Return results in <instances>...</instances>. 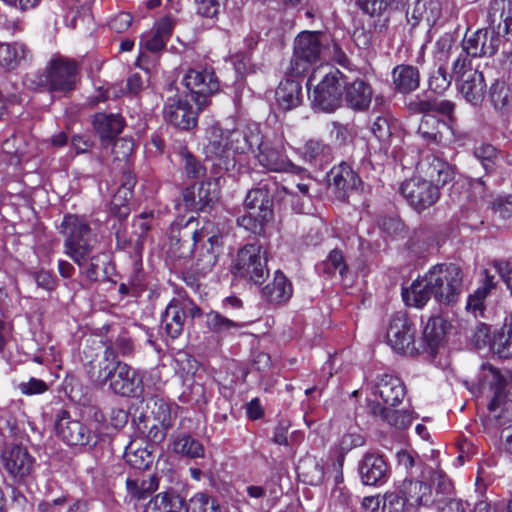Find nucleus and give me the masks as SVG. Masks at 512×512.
<instances>
[{
	"instance_id": "7ed1b4c3",
	"label": "nucleus",
	"mask_w": 512,
	"mask_h": 512,
	"mask_svg": "<svg viewBox=\"0 0 512 512\" xmlns=\"http://www.w3.org/2000/svg\"><path fill=\"white\" fill-rule=\"evenodd\" d=\"M60 232L65 237V254L80 267L86 264L97 243V238L86 220L76 215H66L61 223Z\"/></svg>"
},
{
	"instance_id": "4c0bfd02",
	"label": "nucleus",
	"mask_w": 512,
	"mask_h": 512,
	"mask_svg": "<svg viewBox=\"0 0 512 512\" xmlns=\"http://www.w3.org/2000/svg\"><path fill=\"white\" fill-rule=\"evenodd\" d=\"M159 486V480L156 475H151L148 478L126 480L127 494L131 500H144L154 493Z\"/></svg>"
},
{
	"instance_id": "de8ad7c7",
	"label": "nucleus",
	"mask_w": 512,
	"mask_h": 512,
	"mask_svg": "<svg viewBox=\"0 0 512 512\" xmlns=\"http://www.w3.org/2000/svg\"><path fill=\"white\" fill-rule=\"evenodd\" d=\"M303 156L310 162H327L331 158V148L318 140H309L303 147Z\"/></svg>"
},
{
	"instance_id": "4468645a",
	"label": "nucleus",
	"mask_w": 512,
	"mask_h": 512,
	"mask_svg": "<svg viewBox=\"0 0 512 512\" xmlns=\"http://www.w3.org/2000/svg\"><path fill=\"white\" fill-rule=\"evenodd\" d=\"M77 64L64 57H54L48 66L47 83L53 92L66 93L75 88Z\"/></svg>"
},
{
	"instance_id": "a878e982",
	"label": "nucleus",
	"mask_w": 512,
	"mask_h": 512,
	"mask_svg": "<svg viewBox=\"0 0 512 512\" xmlns=\"http://www.w3.org/2000/svg\"><path fill=\"white\" fill-rule=\"evenodd\" d=\"M329 184L334 186L344 196L347 192L356 189L360 183L359 177L346 163H341L331 169L328 174Z\"/></svg>"
},
{
	"instance_id": "8fccbe9b",
	"label": "nucleus",
	"mask_w": 512,
	"mask_h": 512,
	"mask_svg": "<svg viewBox=\"0 0 512 512\" xmlns=\"http://www.w3.org/2000/svg\"><path fill=\"white\" fill-rule=\"evenodd\" d=\"M132 195V191L127 188L119 187L111 200L112 213L116 214L121 219L126 218L130 212L128 202L131 200Z\"/></svg>"
},
{
	"instance_id": "473e14b6",
	"label": "nucleus",
	"mask_w": 512,
	"mask_h": 512,
	"mask_svg": "<svg viewBox=\"0 0 512 512\" xmlns=\"http://www.w3.org/2000/svg\"><path fill=\"white\" fill-rule=\"evenodd\" d=\"M124 459L131 467L143 470L152 465L154 455L143 443L132 441L125 449Z\"/></svg>"
},
{
	"instance_id": "f257e3e1",
	"label": "nucleus",
	"mask_w": 512,
	"mask_h": 512,
	"mask_svg": "<svg viewBox=\"0 0 512 512\" xmlns=\"http://www.w3.org/2000/svg\"><path fill=\"white\" fill-rule=\"evenodd\" d=\"M419 466V475L416 478L404 479L399 486L402 502L396 495L389 496V503L400 511L416 512L419 507L433 505L437 495H447L453 491L451 479L439 465L432 467L421 462Z\"/></svg>"
},
{
	"instance_id": "864d4df0",
	"label": "nucleus",
	"mask_w": 512,
	"mask_h": 512,
	"mask_svg": "<svg viewBox=\"0 0 512 512\" xmlns=\"http://www.w3.org/2000/svg\"><path fill=\"white\" fill-rule=\"evenodd\" d=\"M92 124L94 128H123L124 119L120 114L97 113L94 115Z\"/></svg>"
},
{
	"instance_id": "39448f33",
	"label": "nucleus",
	"mask_w": 512,
	"mask_h": 512,
	"mask_svg": "<svg viewBox=\"0 0 512 512\" xmlns=\"http://www.w3.org/2000/svg\"><path fill=\"white\" fill-rule=\"evenodd\" d=\"M208 235V228L198 229V222L194 217L185 220H175L167 234V253L174 258H188L192 255L196 243Z\"/></svg>"
},
{
	"instance_id": "49530a36",
	"label": "nucleus",
	"mask_w": 512,
	"mask_h": 512,
	"mask_svg": "<svg viewBox=\"0 0 512 512\" xmlns=\"http://www.w3.org/2000/svg\"><path fill=\"white\" fill-rule=\"evenodd\" d=\"M221 507L217 500L204 494L197 493L187 504H185V512H220Z\"/></svg>"
},
{
	"instance_id": "a19ab883",
	"label": "nucleus",
	"mask_w": 512,
	"mask_h": 512,
	"mask_svg": "<svg viewBox=\"0 0 512 512\" xmlns=\"http://www.w3.org/2000/svg\"><path fill=\"white\" fill-rule=\"evenodd\" d=\"M28 51L21 43H0V66L8 70L15 69L25 60Z\"/></svg>"
},
{
	"instance_id": "cd10ccee",
	"label": "nucleus",
	"mask_w": 512,
	"mask_h": 512,
	"mask_svg": "<svg viewBox=\"0 0 512 512\" xmlns=\"http://www.w3.org/2000/svg\"><path fill=\"white\" fill-rule=\"evenodd\" d=\"M403 300L408 306L422 308L433 296L430 289L428 274L421 279H416L412 282L409 288L402 291Z\"/></svg>"
},
{
	"instance_id": "c03bdc74",
	"label": "nucleus",
	"mask_w": 512,
	"mask_h": 512,
	"mask_svg": "<svg viewBox=\"0 0 512 512\" xmlns=\"http://www.w3.org/2000/svg\"><path fill=\"white\" fill-rule=\"evenodd\" d=\"M173 450L189 458H199L204 456L202 444L190 435H182L173 442Z\"/></svg>"
},
{
	"instance_id": "680f3d73",
	"label": "nucleus",
	"mask_w": 512,
	"mask_h": 512,
	"mask_svg": "<svg viewBox=\"0 0 512 512\" xmlns=\"http://www.w3.org/2000/svg\"><path fill=\"white\" fill-rule=\"evenodd\" d=\"M491 208L502 219L512 218V196L497 197L492 201Z\"/></svg>"
},
{
	"instance_id": "f8f14e48",
	"label": "nucleus",
	"mask_w": 512,
	"mask_h": 512,
	"mask_svg": "<svg viewBox=\"0 0 512 512\" xmlns=\"http://www.w3.org/2000/svg\"><path fill=\"white\" fill-rule=\"evenodd\" d=\"M0 463L14 482L22 484L32 475L35 458L26 447L7 444L0 453Z\"/></svg>"
},
{
	"instance_id": "a211bd4d",
	"label": "nucleus",
	"mask_w": 512,
	"mask_h": 512,
	"mask_svg": "<svg viewBox=\"0 0 512 512\" xmlns=\"http://www.w3.org/2000/svg\"><path fill=\"white\" fill-rule=\"evenodd\" d=\"M500 44L499 35L485 29H479L463 42V52L471 57L492 56Z\"/></svg>"
},
{
	"instance_id": "09e8293b",
	"label": "nucleus",
	"mask_w": 512,
	"mask_h": 512,
	"mask_svg": "<svg viewBox=\"0 0 512 512\" xmlns=\"http://www.w3.org/2000/svg\"><path fill=\"white\" fill-rule=\"evenodd\" d=\"M151 414L154 420L164 429H170L173 426L175 415L172 414L171 406L162 399H155L151 408Z\"/></svg>"
},
{
	"instance_id": "bf43d9fd",
	"label": "nucleus",
	"mask_w": 512,
	"mask_h": 512,
	"mask_svg": "<svg viewBox=\"0 0 512 512\" xmlns=\"http://www.w3.org/2000/svg\"><path fill=\"white\" fill-rule=\"evenodd\" d=\"M18 388L22 394L32 396L47 392L49 385L41 379L32 377L27 382H21Z\"/></svg>"
},
{
	"instance_id": "5fc2aeb1",
	"label": "nucleus",
	"mask_w": 512,
	"mask_h": 512,
	"mask_svg": "<svg viewBox=\"0 0 512 512\" xmlns=\"http://www.w3.org/2000/svg\"><path fill=\"white\" fill-rule=\"evenodd\" d=\"M454 494L453 490L451 494L436 496L434 504L437 505L439 512H464L462 501L455 498Z\"/></svg>"
},
{
	"instance_id": "9d476101",
	"label": "nucleus",
	"mask_w": 512,
	"mask_h": 512,
	"mask_svg": "<svg viewBox=\"0 0 512 512\" xmlns=\"http://www.w3.org/2000/svg\"><path fill=\"white\" fill-rule=\"evenodd\" d=\"M415 337L416 327L408 314L404 311L394 313L386 331V340L392 349L406 356L419 354L420 349L416 347Z\"/></svg>"
},
{
	"instance_id": "052dcab7",
	"label": "nucleus",
	"mask_w": 512,
	"mask_h": 512,
	"mask_svg": "<svg viewBox=\"0 0 512 512\" xmlns=\"http://www.w3.org/2000/svg\"><path fill=\"white\" fill-rule=\"evenodd\" d=\"M392 0H357L359 7L371 16L383 14Z\"/></svg>"
},
{
	"instance_id": "f03ea898",
	"label": "nucleus",
	"mask_w": 512,
	"mask_h": 512,
	"mask_svg": "<svg viewBox=\"0 0 512 512\" xmlns=\"http://www.w3.org/2000/svg\"><path fill=\"white\" fill-rule=\"evenodd\" d=\"M91 378L100 385L109 382L110 389L120 396H136L141 389V378L137 371L117 359L110 343L103 357L91 366Z\"/></svg>"
},
{
	"instance_id": "393cba45",
	"label": "nucleus",
	"mask_w": 512,
	"mask_h": 512,
	"mask_svg": "<svg viewBox=\"0 0 512 512\" xmlns=\"http://www.w3.org/2000/svg\"><path fill=\"white\" fill-rule=\"evenodd\" d=\"M144 512H185V501L174 491L161 492L149 500Z\"/></svg>"
},
{
	"instance_id": "79ce46f5",
	"label": "nucleus",
	"mask_w": 512,
	"mask_h": 512,
	"mask_svg": "<svg viewBox=\"0 0 512 512\" xmlns=\"http://www.w3.org/2000/svg\"><path fill=\"white\" fill-rule=\"evenodd\" d=\"M206 325L211 332L220 335H227L232 330L244 327L243 322L229 319L217 311L206 314Z\"/></svg>"
},
{
	"instance_id": "2eb2a0df",
	"label": "nucleus",
	"mask_w": 512,
	"mask_h": 512,
	"mask_svg": "<svg viewBox=\"0 0 512 512\" xmlns=\"http://www.w3.org/2000/svg\"><path fill=\"white\" fill-rule=\"evenodd\" d=\"M401 194L409 204L418 212L433 206L440 197L437 186L424 179H411L402 183Z\"/></svg>"
},
{
	"instance_id": "c756f323",
	"label": "nucleus",
	"mask_w": 512,
	"mask_h": 512,
	"mask_svg": "<svg viewBox=\"0 0 512 512\" xmlns=\"http://www.w3.org/2000/svg\"><path fill=\"white\" fill-rule=\"evenodd\" d=\"M292 292L291 283L280 271L275 273L273 281L262 290L263 297L266 300L277 304L288 301L292 296Z\"/></svg>"
},
{
	"instance_id": "c9c22d12",
	"label": "nucleus",
	"mask_w": 512,
	"mask_h": 512,
	"mask_svg": "<svg viewBox=\"0 0 512 512\" xmlns=\"http://www.w3.org/2000/svg\"><path fill=\"white\" fill-rule=\"evenodd\" d=\"M276 99L283 109L297 107L301 101V85L293 79L280 82L276 90Z\"/></svg>"
},
{
	"instance_id": "603ef678",
	"label": "nucleus",
	"mask_w": 512,
	"mask_h": 512,
	"mask_svg": "<svg viewBox=\"0 0 512 512\" xmlns=\"http://www.w3.org/2000/svg\"><path fill=\"white\" fill-rule=\"evenodd\" d=\"M273 217H266L262 219L261 213H255L253 211H247L246 214L242 215L237 219L239 226L252 231L253 233L260 232L263 226L268 223Z\"/></svg>"
},
{
	"instance_id": "ea45409f",
	"label": "nucleus",
	"mask_w": 512,
	"mask_h": 512,
	"mask_svg": "<svg viewBox=\"0 0 512 512\" xmlns=\"http://www.w3.org/2000/svg\"><path fill=\"white\" fill-rule=\"evenodd\" d=\"M207 243L201 248L197 258V265L202 271H209L217 263L222 246L221 238L218 235H210L208 231Z\"/></svg>"
},
{
	"instance_id": "72a5a7b5",
	"label": "nucleus",
	"mask_w": 512,
	"mask_h": 512,
	"mask_svg": "<svg viewBox=\"0 0 512 512\" xmlns=\"http://www.w3.org/2000/svg\"><path fill=\"white\" fill-rule=\"evenodd\" d=\"M415 23L425 21L427 25H434L441 16V3L439 0H417L410 12Z\"/></svg>"
},
{
	"instance_id": "ddd939ff",
	"label": "nucleus",
	"mask_w": 512,
	"mask_h": 512,
	"mask_svg": "<svg viewBox=\"0 0 512 512\" xmlns=\"http://www.w3.org/2000/svg\"><path fill=\"white\" fill-rule=\"evenodd\" d=\"M55 432L68 445H86L93 437L92 431L66 409L55 414Z\"/></svg>"
},
{
	"instance_id": "58836bf2",
	"label": "nucleus",
	"mask_w": 512,
	"mask_h": 512,
	"mask_svg": "<svg viewBox=\"0 0 512 512\" xmlns=\"http://www.w3.org/2000/svg\"><path fill=\"white\" fill-rule=\"evenodd\" d=\"M371 411L374 416H379L397 429H406L413 421V416L408 410H392L380 404H373Z\"/></svg>"
},
{
	"instance_id": "e2e57ef3",
	"label": "nucleus",
	"mask_w": 512,
	"mask_h": 512,
	"mask_svg": "<svg viewBox=\"0 0 512 512\" xmlns=\"http://www.w3.org/2000/svg\"><path fill=\"white\" fill-rule=\"evenodd\" d=\"M226 0H196L198 13L204 17L213 18Z\"/></svg>"
},
{
	"instance_id": "5701e85b",
	"label": "nucleus",
	"mask_w": 512,
	"mask_h": 512,
	"mask_svg": "<svg viewBox=\"0 0 512 512\" xmlns=\"http://www.w3.org/2000/svg\"><path fill=\"white\" fill-rule=\"evenodd\" d=\"M459 91L471 104H479L483 100L485 91L482 73L476 70H470L468 73H464L459 84Z\"/></svg>"
},
{
	"instance_id": "2f4dec72",
	"label": "nucleus",
	"mask_w": 512,
	"mask_h": 512,
	"mask_svg": "<svg viewBox=\"0 0 512 512\" xmlns=\"http://www.w3.org/2000/svg\"><path fill=\"white\" fill-rule=\"evenodd\" d=\"M490 348L499 358H512V312L503 327L493 336Z\"/></svg>"
},
{
	"instance_id": "dca6fc26",
	"label": "nucleus",
	"mask_w": 512,
	"mask_h": 512,
	"mask_svg": "<svg viewBox=\"0 0 512 512\" xmlns=\"http://www.w3.org/2000/svg\"><path fill=\"white\" fill-rule=\"evenodd\" d=\"M493 379L495 391L488 409L494 414L496 426L502 429L509 424V418H512V411L507 407L508 402L512 405V383L507 384L498 372L493 373Z\"/></svg>"
},
{
	"instance_id": "f3484780",
	"label": "nucleus",
	"mask_w": 512,
	"mask_h": 512,
	"mask_svg": "<svg viewBox=\"0 0 512 512\" xmlns=\"http://www.w3.org/2000/svg\"><path fill=\"white\" fill-rule=\"evenodd\" d=\"M418 171L425 181H429L440 190L441 187L453 180V167L435 155H427L418 163Z\"/></svg>"
},
{
	"instance_id": "9b49d317",
	"label": "nucleus",
	"mask_w": 512,
	"mask_h": 512,
	"mask_svg": "<svg viewBox=\"0 0 512 512\" xmlns=\"http://www.w3.org/2000/svg\"><path fill=\"white\" fill-rule=\"evenodd\" d=\"M182 83L191 92L198 110H202L209 104V96L216 93L220 87L213 69L208 67L187 70Z\"/></svg>"
},
{
	"instance_id": "4d7b16f0",
	"label": "nucleus",
	"mask_w": 512,
	"mask_h": 512,
	"mask_svg": "<svg viewBox=\"0 0 512 512\" xmlns=\"http://www.w3.org/2000/svg\"><path fill=\"white\" fill-rule=\"evenodd\" d=\"M112 344L113 352L117 356V354L127 357L133 354L134 345L132 340L125 334H120L115 340H107L105 342V348L107 345Z\"/></svg>"
},
{
	"instance_id": "13d9d810",
	"label": "nucleus",
	"mask_w": 512,
	"mask_h": 512,
	"mask_svg": "<svg viewBox=\"0 0 512 512\" xmlns=\"http://www.w3.org/2000/svg\"><path fill=\"white\" fill-rule=\"evenodd\" d=\"M474 155L482 162V165L486 170H490L492 169L494 159L497 156V150L490 144H482L474 149Z\"/></svg>"
},
{
	"instance_id": "423d86ee",
	"label": "nucleus",
	"mask_w": 512,
	"mask_h": 512,
	"mask_svg": "<svg viewBox=\"0 0 512 512\" xmlns=\"http://www.w3.org/2000/svg\"><path fill=\"white\" fill-rule=\"evenodd\" d=\"M427 274L430 289L436 301L446 305L457 301L463 288V272L458 265L437 264Z\"/></svg>"
},
{
	"instance_id": "f704fd0d",
	"label": "nucleus",
	"mask_w": 512,
	"mask_h": 512,
	"mask_svg": "<svg viewBox=\"0 0 512 512\" xmlns=\"http://www.w3.org/2000/svg\"><path fill=\"white\" fill-rule=\"evenodd\" d=\"M244 205L247 211L261 213L262 219L273 217L272 200L265 189H251L246 195Z\"/></svg>"
},
{
	"instance_id": "6ab92c4d",
	"label": "nucleus",
	"mask_w": 512,
	"mask_h": 512,
	"mask_svg": "<svg viewBox=\"0 0 512 512\" xmlns=\"http://www.w3.org/2000/svg\"><path fill=\"white\" fill-rule=\"evenodd\" d=\"M359 473L363 484L381 485L387 481L388 465L382 455L366 453L359 462Z\"/></svg>"
},
{
	"instance_id": "774afa93",
	"label": "nucleus",
	"mask_w": 512,
	"mask_h": 512,
	"mask_svg": "<svg viewBox=\"0 0 512 512\" xmlns=\"http://www.w3.org/2000/svg\"><path fill=\"white\" fill-rule=\"evenodd\" d=\"M494 267L512 293V264L510 262L497 261L494 263Z\"/></svg>"
},
{
	"instance_id": "7c9ffc66",
	"label": "nucleus",
	"mask_w": 512,
	"mask_h": 512,
	"mask_svg": "<svg viewBox=\"0 0 512 512\" xmlns=\"http://www.w3.org/2000/svg\"><path fill=\"white\" fill-rule=\"evenodd\" d=\"M442 125L448 128L457 124L454 114V104L448 100H442L432 105L430 113L424 116L425 125Z\"/></svg>"
},
{
	"instance_id": "69168bd1",
	"label": "nucleus",
	"mask_w": 512,
	"mask_h": 512,
	"mask_svg": "<svg viewBox=\"0 0 512 512\" xmlns=\"http://www.w3.org/2000/svg\"><path fill=\"white\" fill-rule=\"evenodd\" d=\"M185 171L192 178H199L205 173L204 167L190 153L185 154Z\"/></svg>"
},
{
	"instance_id": "20e7f679",
	"label": "nucleus",
	"mask_w": 512,
	"mask_h": 512,
	"mask_svg": "<svg viewBox=\"0 0 512 512\" xmlns=\"http://www.w3.org/2000/svg\"><path fill=\"white\" fill-rule=\"evenodd\" d=\"M341 72L327 64L317 65L307 80V90L315 107L332 111L341 95Z\"/></svg>"
},
{
	"instance_id": "6e6d98bb",
	"label": "nucleus",
	"mask_w": 512,
	"mask_h": 512,
	"mask_svg": "<svg viewBox=\"0 0 512 512\" xmlns=\"http://www.w3.org/2000/svg\"><path fill=\"white\" fill-rule=\"evenodd\" d=\"M450 84L451 78L443 67H439L429 78V88L436 93H443Z\"/></svg>"
},
{
	"instance_id": "aec40b11",
	"label": "nucleus",
	"mask_w": 512,
	"mask_h": 512,
	"mask_svg": "<svg viewBox=\"0 0 512 512\" xmlns=\"http://www.w3.org/2000/svg\"><path fill=\"white\" fill-rule=\"evenodd\" d=\"M197 112L190 104L183 101L169 103L164 108V118L168 125L175 128H194Z\"/></svg>"
},
{
	"instance_id": "c85d7f7f",
	"label": "nucleus",
	"mask_w": 512,
	"mask_h": 512,
	"mask_svg": "<svg viewBox=\"0 0 512 512\" xmlns=\"http://www.w3.org/2000/svg\"><path fill=\"white\" fill-rule=\"evenodd\" d=\"M377 393L390 406H396L402 402L406 392L402 381L395 376L385 375L377 385Z\"/></svg>"
},
{
	"instance_id": "bb28decb",
	"label": "nucleus",
	"mask_w": 512,
	"mask_h": 512,
	"mask_svg": "<svg viewBox=\"0 0 512 512\" xmlns=\"http://www.w3.org/2000/svg\"><path fill=\"white\" fill-rule=\"evenodd\" d=\"M392 82L396 91L410 93L419 87V71L411 65H398L392 70Z\"/></svg>"
},
{
	"instance_id": "e433bc0d",
	"label": "nucleus",
	"mask_w": 512,
	"mask_h": 512,
	"mask_svg": "<svg viewBox=\"0 0 512 512\" xmlns=\"http://www.w3.org/2000/svg\"><path fill=\"white\" fill-rule=\"evenodd\" d=\"M448 322L441 316H431L423 330V338L431 350L437 349L443 342Z\"/></svg>"
},
{
	"instance_id": "338daca9",
	"label": "nucleus",
	"mask_w": 512,
	"mask_h": 512,
	"mask_svg": "<svg viewBox=\"0 0 512 512\" xmlns=\"http://www.w3.org/2000/svg\"><path fill=\"white\" fill-rule=\"evenodd\" d=\"M380 496H367L364 497L361 502L360 506L358 508H354L352 512H377L380 507Z\"/></svg>"
},
{
	"instance_id": "4be33fe9",
	"label": "nucleus",
	"mask_w": 512,
	"mask_h": 512,
	"mask_svg": "<svg viewBox=\"0 0 512 512\" xmlns=\"http://www.w3.org/2000/svg\"><path fill=\"white\" fill-rule=\"evenodd\" d=\"M373 91L371 86L362 79L348 83L345 87V100L349 107L354 110H365L372 100Z\"/></svg>"
},
{
	"instance_id": "a18cd8bd",
	"label": "nucleus",
	"mask_w": 512,
	"mask_h": 512,
	"mask_svg": "<svg viewBox=\"0 0 512 512\" xmlns=\"http://www.w3.org/2000/svg\"><path fill=\"white\" fill-rule=\"evenodd\" d=\"M318 269L329 276L338 272L342 278H344L348 272V266L345 263L344 256L342 252L337 249L329 253L327 259L318 266Z\"/></svg>"
},
{
	"instance_id": "412c9836",
	"label": "nucleus",
	"mask_w": 512,
	"mask_h": 512,
	"mask_svg": "<svg viewBox=\"0 0 512 512\" xmlns=\"http://www.w3.org/2000/svg\"><path fill=\"white\" fill-rule=\"evenodd\" d=\"M186 311L182 303L172 300L166 307L161 317V328L171 339L178 338L184 329Z\"/></svg>"
},
{
	"instance_id": "0eeeda50",
	"label": "nucleus",
	"mask_w": 512,
	"mask_h": 512,
	"mask_svg": "<svg viewBox=\"0 0 512 512\" xmlns=\"http://www.w3.org/2000/svg\"><path fill=\"white\" fill-rule=\"evenodd\" d=\"M323 51L324 46L319 32H301L294 41V52L288 73L298 77L313 70L321 61Z\"/></svg>"
},
{
	"instance_id": "1a4fd4ad",
	"label": "nucleus",
	"mask_w": 512,
	"mask_h": 512,
	"mask_svg": "<svg viewBox=\"0 0 512 512\" xmlns=\"http://www.w3.org/2000/svg\"><path fill=\"white\" fill-rule=\"evenodd\" d=\"M232 273L254 284H262L269 275L262 246L258 243L243 246L233 261Z\"/></svg>"
},
{
	"instance_id": "6e6552de",
	"label": "nucleus",
	"mask_w": 512,
	"mask_h": 512,
	"mask_svg": "<svg viewBox=\"0 0 512 512\" xmlns=\"http://www.w3.org/2000/svg\"><path fill=\"white\" fill-rule=\"evenodd\" d=\"M249 145H257V159L266 169L274 172H294L300 171V168L290 161L285 155V148L281 139L272 141L267 137H262L260 130H250L249 135H245Z\"/></svg>"
},
{
	"instance_id": "0e129e2a",
	"label": "nucleus",
	"mask_w": 512,
	"mask_h": 512,
	"mask_svg": "<svg viewBox=\"0 0 512 512\" xmlns=\"http://www.w3.org/2000/svg\"><path fill=\"white\" fill-rule=\"evenodd\" d=\"M101 255L105 256L104 253L93 255L91 254L88 258L89 265L85 270L86 278L91 282H96L100 279L101 276V267L99 265V260Z\"/></svg>"
},
{
	"instance_id": "37998d69",
	"label": "nucleus",
	"mask_w": 512,
	"mask_h": 512,
	"mask_svg": "<svg viewBox=\"0 0 512 512\" xmlns=\"http://www.w3.org/2000/svg\"><path fill=\"white\" fill-rule=\"evenodd\" d=\"M490 100L494 108L500 112L512 109V91L504 82H495L490 88Z\"/></svg>"
},
{
	"instance_id": "3c124183",
	"label": "nucleus",
	"mask_w": 512,
	"mask_h": 512,
	"mask_svg": "<svg viewBox=\"0 0 512 512\" xmlns=\"http://www.w3.org/2000/svg\"><path fill=\"white\" fill-rule=\"evenodd\" d=\"M491 11L493 14L501 11L500 16L503 20L506 38L512 42V0H495Z\"/></svg>"
},
{
	"instance_id": "b1692460",
	"label": "nucleus",
	"mask_w": 512,
	"mask_h": 512,
	"mask_svg": "<svg viewBox=\"0 0 512 512\" xmlns=\"http://www.w3.org/2000/svg\"><path fill=\"white\" fill-rule=\"evenodd\" d=\"M174 26L175 21L170 16L162 18L150 34L142 37V43L151 52L163 50L172 34Z\"/></svg>"
}]
</instances>
